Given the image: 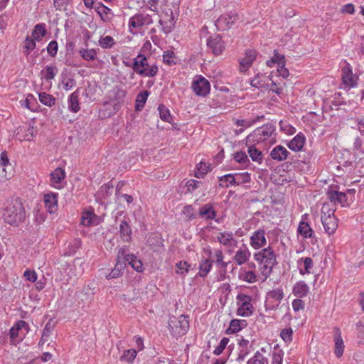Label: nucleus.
I'll return each instance as SVG.
<instances>
[{
	"instance_id": "f257e3e1",
	"label": "nucleus",
	"mask_w": 364,
	"mask_h": 364,
	"mask_svg": "<svg viewBox=\"0 0 364 364\" xmlns=\"http://www.w3.org/2000/svg\"><path fill=\"white\" fill-rule=\"evenodd\" d=\"M254 259L258 262L259 269L264 279L271 275L272 269L277 264L276 254L270 246L255 252Z\"/></svg>"
},
{
	"instance_id": "f03ea898",
	"label": "nucleus",
	"mask_w": 364,
	"mask_h": 364,
	"mask_svg": "<svg viewBox=\"0 0 364 364\" xmlns=\"http://www.w3.org/2000/svg\"><path fill=\"white\" fill-rule=\"evenodd\" d=\"M26 212L19 198L12 199L4 208L2 218L6 223L17 226L25 220Z\"/></svg>"
},
{
	"instance_id": "7ed1b4c3",
	"label": "nucleus",
	"mask_w": 364,
	"mask_h": 364,
	"mask_svg": "<svg viewBox=\"0 0 364 364\" xmlns=\"http://www.w3.org/2000/svg\"><path fill=\"white\" fill-rule=\"evenodd\" d=\"M132 65L134 73L131 74L132 78H134V73L142 77H154L159 72L157 65H149L147 57L140 53L133 59Z\"/></svg>"
},
{
	"instance_id": "20e7f679",
	"label": "nucleus",
	"mask_w": 364,
	"mask_h": 364,
	"mask_svg": "<svg viewBox=\"0 0 364 364\" xmlns=\"http://www.w3.org/2000/svg\"><path fill=\"white\" fill-rule=\"evenodd\" d=\"M276 127L272 123H267L260 127L255 129L247 137V143H261L276 136Z\"/></svg>"
},
{
	"instance_id": "39448f33",
	"label": "nucleus",
	"mask_w": 364,
	"mask_h": 364,
	"mask_svg": "<svg viewBox=\"0 0 364 364\" xmlns=\"http://www.w3.org/2000/svg\"><path fill=\"white\" fill-rule=\"evenodd\" d=\"M168 328L171 335L178 338L183 336L189 329V320L187 316L183 314L178 317L172 316L169 319Z\"/></svg>"
},
{
	"instance_id": "423d86ee",
	"label": "nucleus",
	"mask_w": 364,
	"mask_h": 364,
	"mask_svg": "<svg viewBox=\"0 0 364 364\" xmlns=\"http://www.w3.org/2000/svg\"><path fill=\"white\" fill-rule=\"evenodd\" d=\"M153 23L152 18L149 14L137 13L129 20V28L132 34L137 33L143 26L150 25Z\"/></svg>"
},
{
	"instance_id": "0eeeda50",
	"label": "nucleus",
	"mask_w": 364,
	"mask_h": 364,
	"mask_svg": "<svg viewBox=\"0 0 364 364\" xmlns=\"http://www.w3.org/2000/svg\"><path fill=\"white\" fill-rule=\"evenodd\" d=\"M124 248H120L117 252V261L114 267L105 275L106 279H112L121 277L126 267V261L124 259Z\"/></svg>"
},
{
	"instance_id": "6e6552de",
	"label": "nucleus",
	"mask_w": 364,
	"mask_h": 364,
	"mask_svg": "<svg viewBox=\"0 0 364 364\" xmlns=\"http://www.w3.org/2000/svg\"><path fill=\"white\" fill-rule=\"evenodd\" d=\"M193 92L199 97H206L210 90L209 81L202 75L197 76L191 85Z\"/></svg>"
},
{
	"instance_id": "1a4fd4ad",
	"label": "nucleus",
	"mask_w": 364,
	"mask_h": 364,
	"mask_svg": "<svg viewBox=\"0 0 364 364\" xmlns=\"http://www.w3.org/2000/svg\"><path fill=\"white\" fill-rule=\"evenodd\" d=\"M237 20H239V15L237 13L230 12L221 15L215 21V25L218 31H227L232 27Z\"/></svg>"
},
{
	"instance_id": "9d476101",
	"label": "nucleus",
	"mask_w": 364,
	"mask_h": 364,
	"mask_svg": "<svg viewBox=\"0 0 364 364\" xmlns=\"http://www.w3.org/2000/svg\"><path fill=\"white\" fill-rule=\"evenodd\" d=\"M23 328L26 330V333L30 330L28 324L23 320L18 321L14 326L10 328L9 336L11 344L16 345L23 341V337L18 340L17 338L18 337L19 331Z\"/></svg>"
},
{
	"instance_id": "9b49d317",
	"label": "nucleus",
	"mask_w": 364,
	"mask_h": 364,
	"mask_svg": "<svg viewBox=\"0 0 364 364\" xmlns=\"http://www.w3.org/2000/svg\"><path fill=\"white\" fill-rule=\"evenodd\" d=\"M342 82L343 85L348 87H354L357 86L358 77L353 73L352 68L349 63L341 69Z\"/></svg>"
},
{
	"instance_id": "f8f14e48",
	"label": "nucleus",
	"mask_w": 364,
	"mask_h": 364,
	"mask_svg": "<svg viewBox=\"0 0 364 364\" xmlns=\"http://www.w3.org/2000/svg\"><path fill=\"white\" fill-rule=\"evenodd\" d=\"M207 46L215 55H220L225 49V43L219 34L210 36L207 40Z\"/></svg>"
},
{
	"instance_id": "ddd939ff",
	"label": "nucleus",
	"mask_w": 364,
	"mask_h": 364,
	"mask_svg": "<svg viewBox=\"0 0 364 364\" xmlns=\"http://www.w3.org/2000/svg\"><path fill=\"white\" fill-rule=\"evenodd\" d=\"M257 55L255 50L247 49L245 52V57L240 60L239 70L240 73H245L252 66Z\"/></svg>"
},
{
	"instance_id": "4468645a",
	"label": "nucleus",
	"mask_w": 364,
	"mask_h": 364,
	"mask_svg": "<svg viewBox=\"0 0 364 364\" xmlns=\"http://www.w3.org/2000/svg\"><path fill=\"white\" fill-rule=\"evenodd\" d=\"M333 331V341L334 345V353L337 358H341L344 352L345 345L341 336V329L338 327H334Z\"/></svg>"
},
{
	"instance_id": "2eb2a0df",
	"label": "nucleus",
	"mask_w": 364,
	"mask_h": 364,
	"mask_svg": "<svg viewBox=\"0 0 364 364\" xmlns=\"http://www.w3.org/2000/svg\"><path fill=\"white\" fill-rule=\"evenodd\" d=\"M111 93L113 110L115 113L124 103V100L126 97V91L117 87L112 90Z\"/></svg>"
},
{
	"instance_id": "dca6fc26",
	"label": "nucleus",
	"mask_w": 364,
	"mask_h": 364,
	"mask_svg": "<svg viewBox=\"0 0 364 364\" xmlns=\"http://www.w3.org/2000/svg\"><path fill=\"white\" fill-rule=\"evenodd\" d=\"M326 196L328 199L334 204L339 203L343 207H347L349 205L347 202V196L346 193L331 189L327 191Z\"/></svg>"
},
{
	"instance_id": "f3484780",
	"label": "nucleus",
	"mask_w": 364,
	"mask_h": 364,
	"mask_svg": "<svg viewBox=\"0 0 364 364\" xmlns=\"http://www.w3.org/2000/svg\"><path fill=\"white\" fill-rule=\"evenodd\" d=\"M223 178L226 179L230 178L231 180L230 181V184L231 186H239L240 184L246 183L250 181V174L247 172L228 173L224 175Z\"/></svg>"
},
{
	"instance_id": "a211bd4d",
	"label": "nucleus",
	"mask_w": 364,
	"mask_h": 364,
	"mask_svg": "<svg viewBox=\"0 0 364 364\" xmlns=\"http://www.w3.org/2000/svg\"><path fill=\"white\" fill-rule=\"evenodd\" d=\"M265 232L259 229L253 232L250 237V245L254 249H259L266 245Z\"/></svg>"
},
{
	"instance_id": "6ab92c4d",
	"label": "nucleus",
	"mask_w": 364,
	"mask_h": 364,
	"mask_svg": "<svg viewBox=\"0 0 364 364\" xmlns=\"http://www.w3.org/2000/svg\"><path fill=\"white\" fill-rule=\"evenodd\" d=\"M309 218V215L305 213L302 215L301 222L299 224L298 232L304 238H311L314 235V230L310 227L309 223L306 221Z\"/></svg>"
},
{
	"instance_id": "aec40b11",
	"label": "nucleus",
	"mask_w": 364,
	"mask_h": 364,
	"mask_svg": "<svg viewBox=\"0 0 364 364\" xmlns=\"http://www.w3.org/2000/svg\"><path fill=\"white\" fill-rule=\"evenodd\" d=\"M58 193L50 192L45 194L44 203L45 207L50 213H54L58 210Z\"/></svg>"
},
{
	"instance_id": "412c9836",
	"label": "nucleus",
	"mask_w": 364,
	"mask_h": 364,
	"mask_svg": "<svg viewBox=\"0 0 364 364\" xmlns=\"http://www.w3.org/2000/svg\"><path fill=\"white\" fill-rule=\"evenodd\" d=\"M325 232L330 235L335 233L338 228V219L335 216L321 217Z\"/></svg>"
},
{
	"instance_id": "4be33fe9",
	"label": "nucleus",
	"mask_w": 364,
	"mask_h": 364,
	"mask_svg": "<svg viewBox=\"0 0 364 364\" xmlns=\"http://www.w3.org/2000/svg\"><path fill=\"white\" fill-rule=\"evenodd\" d=\"M177 16H161L159 21V24L161 26V31L165 33H170L175 28L176 21Z\"/></svg>"
},
{
	"instance_id": "5701e85b",
	"label": "nucleus",
	"mask_w": 364,
	"mask_h": 364,
	"mask_svg": "<svg viewBox=\"0 0 364 364\" xmlns=\"http://www.w3.org/2000/svg\"><path fill=\"white\" fill-rule=\"evenodd\" d=\"M124 259L126 264H129L137 272H142L144 269L142 262L137 259L136 256L133 254H127L124 249Z\"/></svg>"
},
{
	"instance_id": "b1692460",
	"label": "nucleus",
	"mask_w": 364,
	"mask_h": 364,
	"mask_svg": "<svg viewBox=\"0 0 364 364\" xmlns=\"http://www.w3.org/2000/svg\"><path fill=\"white\" fill-rule=\"evenodd\" d=\"M290 152L283 146L277 145L270 152L271 158L277 161H282L287 159Z\"/></svg>"
},
{
	"instance_id": "393cba45",
	"label": "nucleus",
	"mask_w": 364,
	"mask_h": 364,
	"mask_svg": "<svg viewBox=\"0 0 364 364\" xmlns=\"http://www.w3.org/2000/svg\"><path fill=\"white\" fill-rule=\"evenodd\" d=\"M257 143H247V153L251 158L252 161L261 164L263 161V154L262 151L257 149L255 145Z\"/></svg>"
},
{
	"instance_id": "a878e982",
	"label": "nucleus",
	"mask_w": 364,
	"mask_h": 364,
	"mask_svg": "<svg viewBox=\"0 0 364 364\" xmlns=\"http://www.w3.org/2000/svg\"><path fill=\"white\" fill-rule=\"evenodd\" d=\"M81 88L78 87L73 92L68 99V109L70 112L77 113L80 111V107L79 103Z\"/></svg>"
},
{
	"instance_id": "bb28decb",
	"label": "nucleus",
	"mask_w": 364,
	"mask_h": 364,
	"mask_svg": "<svg viewBox=\"0 0 364 364\" xmlns=\"http://www.w3.org/2000/svg\"><path fill=\"white\" fill-rule=\"evenodd\" d=\"M51 186L56 188H60L59 184L65 179V172L60 167L56 168L50 174Z\"/></svg>"
},
{
	"instance_id": "cd10ccee",
	"label": "nucleus",
	"mask_w": 364,
	"mask_h": 364,
	"mask_svg": "<svg viewBox=\"0 0 364 364\" xmlns=\"http://www.w3.org/2000/svg\"><path fill=\"white\" fill-rule=\"evenodd\" d=\"M306 138L304 135L300 132L296 134L287 144L288 147L294 151H299L302 149L305 144Z\"/></svg>"
},
{
	"instance_id": "c85d7f7f",
	"label": "nucleus",
	"mask_w": 364,
	"mask_h": 364,
	"mask_svg": "<svg viewBox=\"0 0 364 364\" xmlns=\"http://www.w3.org/2000/svg\"><path fill=\"white\" fill-rule=\"evenodd\" d=\"M198 215L200 218L206 220H214L217 213L213 205L211 203H207L199 208Z\"/></svg>"
},
{
	"instance_id": "c756f323",
	"label": "nucleus",
	"mask_w": 364,
	"mask_h": 364,
	"mask_svg": "<svg viewBox=\"0 0 364 364\" xmlns=\"http://www.w3.org/2000/svg\"><path fill=\"white\" fill-rule=\"evenodd\" d=\"M309 291V287L304 281H299L296 282L292 290L293 294L298 298L306 296Z\"/></svg>"
},
{
	"instance_id": "7c9ffc66",
	"label": "nucleus",
	"mask_w": 364,
	"mask_h": 364,
	"mask_svg": "<svg viewBox=\"0 0 364 364\" xmlns=\"http://www.w3.org/2000/svg\"><path fill=\"white\" fill-rule=\"evenodd\" d=\"M213 262L210 258L202 259L200 262L198 275L200 277H205L211 270Z\"/></svg>"
},
{
	"instance_id": "2f4dec72",
	"label": "nucleus",
	"mask_w": 364,
	"mask_h": 364,
	"mask_svg": "<svg viewBox=\"0 0 364 364\" xmlns=\"http://www.w3.org/2000/svg\"><path fill=\"white\" fill-rule=\"evenodd\" d=\"M250 255V252L246 247H245L243 250L240 249L235 252L234 260L237 265H242L248 260Z\"/></svg>"
},
{
	"instance_id": "473e14b6",
	"label": "nucleus",
	"mask_w": 364,
	"mask_h": 364,
	"mask_svg": "<svg viewBox=\"0 0 364 364\" xmlns=\"http://www.w3.org/2000/svg\"><path fill=\"white\" fill-rule=\"evenodd\" d=\"M120 237L124 242H129L131 240L132 229L128 222L123 220L119 225Z\"/></svg>"
},
{
	"instance_id": "72a5a7b5",
	"label": "nucleus",
	"mask_w": 364,
	"mask_h": 364,
	"mask_svg": "<svg viewBox=\"0 0 364 364\" xmlns=\"http://www.w3.org/2000/svg\"><path fill=\"white\" fill-rule=\"evenodd\" d=\"M254 311V308L251 302L242 303L239 304V307L237 311V315L243 317L250 316Z\"/></svg>"
},
{
	"instance_id": "f704fd0d",
	"label": "nucleus",
	"mask_w": 364,
	"mask_h": 364,
	"mask_svg": "<svg viewBox=\"0 0 364 364\" xmlns=\"http://www.w3.org/2000/svg\"><path fill=\"white\" fill-rule=\"evenodd\" d=\"M150 92L147 90H144L140 92L136 97V104H135V110L136 111H141L147 100V98L149 95Z\"/></svg>"
},
{
	"instance_id": "c9c22d12",
	"label": "nucleus",
	"mask_w": 364,
	"mask_h": 364,
	"mask_svg": "<svg viewBox=\"0 0 364 364\" xmlns=\"http://www.w3.org/2000/svg\"><path fill=\"white\" fill-rule=\"evenodd\" d=\"M46 29L45 24L38 23L36 24L32 31V36L37 41H41V39L46 36Z\"/></svg>"
},
{
	"instance_id": "e433bc0d",
	"label": "nucleus",
	"mask_w": 364,
	"mask_h": 364,
	"mask_svg": "<svg viewBox=\"0 0 364 364\" xmlns=\"http://www.w3.org/2000/svg\"><path fill=\"white\" fill-rule=\"evenodd\" d=\"M38 97L40 102L46 106L52 107L55 104L56 99L53 97V95L46 93V92H40L38 94Z\"/></svg>"
},
{
	"instance_id": "4c0bfd02",
	"label": "nucleus",
	"mask_w": 364,
	"mask_h": 364,
	"mask_svg": "<svg viewBox=\"0 0 364 364\" xmlns=\"http://www.w3.org/2000/svg\"><path fill=\"white\" fill-rule=\"evenodd\" d=\"M36 41L29 36H28L24 41L23 45V54L28 56L32 50H33L36 46Z\"/></svg>"
},
{
	"instance_id": "58836bf2",
	"label": "nucleus",
	"mask_w": 364,
	"mask_h": 364,
	"mask_svg": "<svg viewBox=\"0 0 364 364\" xmlns=\"http://www.w3.org/2000/svg\"><path fill=\"white\" fill-rule=\"evenodd\" d=\"M176 273L184 277L191 269V265L186 261H180L176 264Z\"/></svg>"
},
{
	"instance_id": "ea45409f",
	"label": "nucleus",
	"mask_w": 364,
	"mask_h": 364,
	"mask_svg": "<svg viewBox=\"0 0 364 364\" xmlns=\"http://www.w3.org/2000/svg\"><path fill=\"white\" fill-rule=\"evenodd\" d=\"M247 364H268V359L257 350L254 355L247 360Z\"/></svg>"
},
{
	"instance_id": "a19ab883",
	"label": "nucleus",
	"mask_w": 364,
	"mask_h": 364,
	"mask_svg": "<svg viewBox=\"0 0 364 364\" xmlns=\"http://www.w3.org/2000/svg\"><path fill=\"white\" fill-rule=\"evenodd\" d=\"M233 239V233L232 232H220L218 236V241L225 246H230Z\"/></svg>"
},
{
	"instance_id": "79ce46f5",
	"label": "nucleus",
	"mask_w": 364,
	"mask_h": 364,
	"mask_svg": "<svg viewBox=\"0 0 364 364\" xmlns=\"http://www.w3.org/2000/svg\"><path fill=\"white\" fill-rule=\"evenodd\" d=\"M158 109L160 118L164 122L171 123L173 117L170 114L169 109L164 105H159Z\"/></svg>"
},
{
	"instance_id": "37998d69",
	"label": "nucleus",
	"mask_w": 364,
	"mask_h": 364,
	"mask_svg": "<svg viewBox=\"0 0 364 364\" xmlns=\"http://www.w3.org/2000/svg\"><path fill=\"white\" fill-rule=\"evenodd\" d=\"M79 53L82 58L87 61L94 60L97 55L96 50L94 49L82 48L79 50Z\"/></svg>"
},
{
	"instance_id": "c03bdc74",
	"label": "nucleus",
	"mask_w": 364,
	"mask_h": 364,
	"mask_svg": "<svg viewBox=\"0 0 364 364\" xmlns=\"http://www.w3.org/2000/svg\"><path fill=\"white\" fill-rule=\"evenodd\" d=\"M97 14L100 16L101 20L104 22L109 21L112 18L110 16H113L112 9L107 6H102L97 11Z\"/></svg>"
},
{
	"instance_id": "a18cd8bd",
	"label": "nucleus",
	"mask_w": 364,
	"mask_h": 364,
	"mask_svg": "<svg viewBox=\"0 0 364 364\" xmlns=\"http://www.w3.org/2000/svg\"><path fill=\"white\" fill-rule=\"evenodd\" d=\"M61 82L63 84V89L66 91L72 89L76 85V81L73 77H68L65 74L61 75Z\"/></svg>"
},
{
	"instance_id": "49530a36",
	"label": "nucleus",
	"mask_w": 364,
	"mask_h": 364,
	"mask_svg": "<svg viewBox=\"0 0 364 364\" xmlns=\"http://www.w3.org/2000/svg\"><path fill=\"white\" fill-rule=\"evenodd\" d=\"M13 176L11 166H0V181H7Z\"/></svg>"
},
{
	"instance_id": "de8ad7c7",
	"label": "nucleus",
	"mask_w": 364,
	"mask_h": 364,
	"mask_svg": "<svg viewBox=\"0 0 364 364\" xmlns=\"http://www.w3.org/2000/svg\"><path fill=\"white\" fill-rule=\"evenodd\" d=\"M137 352L135 349H128L124 351L123 355L121 356L122 361H126L132 363L136 358Z\"/></svg>"
},
{
	"instance_id": "09e8293b",
	"label": "nucleus",
	"mask_w": 364,
	"mask_h": 364,
	"mask_svg": "<svg viewBox=\"0 0 364 364\" xmlns=\"http://www.w3.org/2000/svg\"><path fill=\"white\" fill-rule=\"evenodd\" d=\"M242 328V326H241L240 320L239 319H232L230 323V326L226 330V333L232 334L235 333L240 331Z\"/></svg>"
},
{
	"instance_id": "8fccbe9b",
	"label": "nucleus",
	"mask_w": 364,
	"mask_h": 364,
	"mask_svg": "<svg viewBox=\"0 0 364 364\" xmlns=\"http://www.w3.org/2000/svg\"><path fill=\"white\" fill-rule=\"evenodd\" d=\"M300 262H303L304 264V269H300V274H309L311 272V269L313 267V260L311 257H305V258H301L298 263L299 264Z\"/></svg>"
},
{
	"instance_id": "3c124183",
	"label": "nucleus",
	"mask_w": 364,
	"mask_h": 364,
	"mask_svg": "<svg viewBox=\"0 0 364 364\" xmlns=\"http://www.w3.org/2000/svg\"><path fill=\"white\" fill-rule=\"evenodd\" d=\"M115 44L114 39L113 37L110 36H106L105 37H102L99 40V45L102 48H111Z\"/></svg>"
},
{
	"instance_id": "603ef678",
	"label": "nucleus",
	"mask_w": 364,
	"mask_h": 364,
	"mask_svg": "<svg viewBox=\"0 0 364 364\" xmlns=\"http://www.w3.org/2000/svg\"><path fill=\"white\" fill-rule=\"evenodd\" d=\"M267 298L274 299V301H280L284 298V292L281 289H277L269 291L267 294Z\"/></svg>"
},
{
	"instance_id": "864d4df0",
	"label": "nucleus",
	"mask_w": 364,
	"mask_h": 364,
	"mask_svg": "<svg viewBox=\"0 0 364 364\" xmlns=\"http://www.w3.org/2000/svg\"><path fill=\"white\" fill-rule=\"evenodd\" d=\"M95 217L96 215L92 211L84 212L81 219V224L85 226H90L92 224V218Z\"/></svg>"
},
{
	"instance_id": "5fc2aeb1",
	"label": "nucleus",
	"mask_w": 364,
	"mask_h": 364,
	"mask_svg": "<svg viewBox=\"0 0 364 364\" xmlns=\"http://www.w3.org/2000/svg\"><path fill=\"white\" fill-rule=\"evenodd\" d=\"M229 338L224 337L221 339L220 343L216 346L215 350H213V354L215 355H220L223 353L225 348L227 347L229 343Z\"/></svg>"
},
{
	"instance_id": "6e6d98bb",
	"label": "nucleus",
	"mask_w": 364,
	"mask_h": 364,
	"mask_svg": "<svg viewBox=\"0 0 364 364\" xmlns=\"http://www.w3.org/2000/svg\"><path fill=\"white\" fill-rule=\"evenodd\" d=\"M280 336L286 343H290L293 338V331L291 327L285 328L281 331Z\"/></svg>"
},
{
	"instance_id": "4d7b16f0",
	"label": "nucleus",
	"mask_w": 364,
	"mask_h": 364,
	"mask_svg": "<svg viewBox=\"0 0 364 364\" xmlns=\"http://www.w3.org/2000/svg\"><path fill=\"white\" fill-rule=\"evenodd\" d=\"M240 278L248 283H254L257 281V275L252 270L245 271L243 275H240Z\"/></svg>"
},
{
	"instance_id": "13d9d810",
	"label": "nucleus",
	"mask_w": 364,
	"mask_h": 364,
	"mask_svg": "<svg viewBox=\"0 0 364 364\" xmlns=\"http://www.w3.org/2000/svg\"><path fill=\"white\" fill-rule=\"evenodd\" d=\"M20 131L25 132V135L22 137H20V140H26V141H31L33 137V131L34 128L33 127L29 126V127H20Z\"/></svg>"
},
{
	"instance_id": "bf43d9fd",
	"label": "nucleus",
	"mask_w": 364,
	"mask_h": 364,
	"mask_svg": "<svg viewBox=\"0 0 364 364\" xmlns=\"http://www.w3.org/2000/svg\"><path fill=\"white\" fill-rule=\"evenodd\" d=\"M175 53L172 50H166L164 52L163 60L164 63L168 65H175L176 62L174 60Z\"/></svg>"
},
{
	"instance_id": "052dcab7",
	"label": "nucleus",
	"mask_w": 364,
	"mask_h": 364,
	"mask_svg": "<svg viewBox=\"0 0 364 364\" xmlns=\"http://www.w3.org/2000/svg\"><path fill=\"white\" fill-rule=\"evenodd\" d=\"M233 159L235 161L242 164H247L250 163L247 155L244 151H237L234 154Z\"/></svg>"
},
{
	"instance_id": "680f3d73",
	"label": "nucleus",
	"mask_w": 364,
	"mask_h": 364,
	"mask_svg": "<svg viewBox=\"0 0 364 364\" xmlns=\"http://www.w3.org/2000/svg\"><path fill=\"white\" fill-rule=\"evenodd\" d=\"M279 127L280 130L287 134L292 135L296 132V129L293 126L282 120L279 122Z\"/></svg>"
},
{
	"instance_id": "e2e57ef3",
	"label": "nucleus",
	"mask_w": 364,
	"mask_h": 364,
	"mask_svg": "<svg viewBox=\"0 0 364 364\" xmlns=\"http://www.w3.org/2000/svg\"><path fill=\"white\" fill-rule=\"evenodd\" d=\"M48 53L51 57H55L58 50V44L56 41H50L47 48H46Z\"/></svg>"
},
{
	"instance_id": "0e129e2a",
	"label": "nucleus",
	"mask_w": 364,
	"mask_h": 364,
	"mask_svg": "<svg viewBox=\"0 0 364 364\" xmlns=\"http://www.w3.org/2000/svg\"><path fill=\"white\" fill-rule=\"evenodd\" d=\"M183 213L186 215L188 220H192L196 218V215L194 213V208L191 205H186L184 206Z\"/></svg>"
},
{
	"instance_id": "69168bd1",
	"label": "nucleus",
	"mask_w": 364,
	"mask_h": 364,
	"mask_svg": "<svg viewBox=\"0 0 364 364\" xmlns=\"http://www.w3.org/2000/svg\"><path fill=\"white\" fill-rule=\"evenodd\" d=\"M45 69L46 71V73L45 75V79L46 80H53L57 73V71H58L57 68L55 66L47 65V66H46Z\"/></svg>"
},
{
	"instance_id": "338daca9",
	"label": "nucleus",
	"mask_w": 364,
	"mask_h": 364,
	"mask_svg": "<svg viewBox=\"0 0 364 364\" xmlns=\"http://www.w3.org/2000/svg\"><path fill=\"white\" fill-rule=\"evenodd\" d=\"M201 183V181L195 179H190L186 182V186L187 187L188 191L192 193L196 189H197Z\"/></svg>"
},
{
	"instance_id": "774afa93",
	"label": "nucleus",
	"mask_w": 364,
	"mask_h": 364,
	"mask_svg": "<svg viewBox=\"0 0 364 364\" xmlns=\"http://www.w3.org/2000/svg\"><path fill=\"white\" fill-rule=\"evenodd\" d=\"M283 353L282 350L274 351L272 353V364H282Z\"/></svg>"
}]
</instances>
